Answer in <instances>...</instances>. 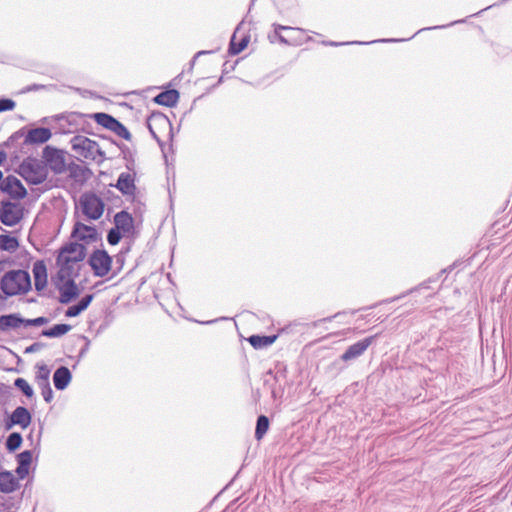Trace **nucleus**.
Returning a JSON list of instances; mask_svg holds the SVG:
<instances>
[{
	"instance_id": "f257e3e1",
	"label": "nucleus",
	"mask_w": 512,
	"mask_h": 512,
	"mask_svg": "<svg viewBox=\"0 0 512 512\" xmlns=\"http://www.w3.org/2000/svg\"><path fill=\"white\" fill-rule=\"evenodd\" d=\"M0 289L6 297L27 293L31 289V278L25 270H10L0 281Z\"/></svg>"
},
{
	"instance_id": "f03ea898",
	"label": "nucleus",
	"mask_w": 512,
	"mask_h": 512,
	"mask_svg": "<svg viewBox=\"0 0 512 512\" xmlns=\"http://www.w3.org/2000/svg\"><path fill=\"white\" fill-rule=\"evenodd\" d=\"M73 151L78 155L101 163L105 159L104 152L100 149L99 144L85 136L77 135L71 139Z\"/></svg>"
},
{
	"instance_id": "7ed1b4c3",
	"label": "nucleus",
	"mask_w": 512,
	"mask_h": 512,
	"mask_svg": "<svg viewBox=\"0 0 512 512\" xmlns=\"http://www.w3.org/2000/svg\"><path fill=\"white\" fill-rule=\"evenodd\" d=\"M82 213L89 219L98 220L104 212V202L95 193L86 192L80 196Z\"/></svg>"
},
{
	"instance_id": "20e7f679",
	"label": "nucleus",
	"mask_w": 512,
	"mask_h": 512,
	"mask_svg": "<svg viewBox=\"0 0 512 512\" xmlns=\"http://www.w3.org/2000/svg\"><path fill=\"white\" fill-rule=\"evenodd\" d=\"M88 263L95 276L104 277L111 270L112 258L105 250H95L90 255Z\"/></svg>"
},
{
	"instance_id": "39448f33",
	"label": "nucleus",
	"mask_w": 512,
	"mask_h": 512,
	"mask_svg": "<svg viewBox=\"0 0 512 512\" xmlns=\"http://www.w3.org/2000/svg\"><path fill=\"white\" fill-rule=\"evenodd\" d=\"M23 217L22 210L17 207L16 203L10 201H2L0 206V221L6 226H15Z\"/></svg>"
},
{
	"instance_id": "423d86ee",
	"label": "nucleus",
	"mask_w": 512,
	"mask_h": 512,
	"mask_svg": "<svg viewBox=\"0 0 512 512\" xmlns=\"http://www.w3.org/2000/svg\"><path fill=\"white\" fill-rule=\"evenodd\" d=\"M42 157L54 173L60 174L66 171L65 158L60 150L46 146L43 149Z\"/></svg>"
},
{
	"instance_id": "0eeeda50",
	"label": "nucleus",
	"mask_w": 512,
	"mask_h": 512,
	"mask_svg": "<svg viewBox=\"0 0 512 512\" xmlns=\"http://www.w3.org/2000/svg\"><path fill=\"white\" fill-rule=\"evenodd\" d=\"M1 191L9 194L14 199H23L27 195L22 182L13 175H8L0 184Z\"/></svg>"
},
{
	"instance_id": "6e6552de",
	"label": "nucleus",
	"mask_w": 512,
	"mask_h": 512,
	"mask_svg": "<svg viewBox=\"0 0 512 512\" xmlns=\"http://www.w3.org/2000/svg\"><path fill=\"white\" fill-rule=\"evenodd\" d=\"M377 336H369L367 338H364L352 345H350L346 351L341 355V360L344 362H348L351 360H354L361 355L364 354V352L368 349V347L373 343Z\"/></svg>"
},
{
	"instance_id": "1a4fd4ad",
	"label": "nucleus",
	"mask_w": 512,
	"mask_h": 512,
	"mask_svg": "<svg viewBox=\"0 0 512 512\" xmlns=\"http://www.w3.org/2000/svg\"><path fill=\"white\" fill-rule=\"evenodd\" d=\"M85 256L86 247L83 244L71 242L60 249L57 262L59 263L63 258L72 259L74 261H83Z\"/></svg>"
},
{
	"instance_id": "9d476101",
	"label": "nucleus",
	"mask_w": 512,
	"mask_h": 512,
	"mask_svg": "<svg viewBox=\"0 0 512 512\" xmlns=\"http://www.w3.org/2000/svg\"><path fill=\"white\" fill-rule=\"evenodd\" d=\"M80 261H74L72 259L63 258L59 263L60 269L58 271V278L61 281L75 279L79 276L80 265L78 264Z\"/></svg>"
},
{
	"instance_id": "9b49d317",
	"label": "nucleus",
	"mask_w": 512,
	"mask_h": 512,
	"mask_svg": "<svg viewBox=\"0 0 512 512\" xmlns=\"http://www.w3.org/2000/svg\"><path fill=\"white\" fill-rule=\"evenodd\" d=\"M31 419L32 417L28 409L23 406H18L10 415L6 427L9 429L13 425H19L21 428L25 429L30 425Z\"/></svg>"
},
{
	"instance_id": "f8f14e48",
	"label": "nucleus",
	"mask_w": 512,
	"mask_h": 512,
	"mask_svg": "<svg viewBox=\"0 0 512 512\" xmlns=\"http://www.w3.org/2000/svg\"><path fill=\"white\" fill-rule=\"evenodd\" d=\"M71 237L89 243L97 239V231L92 226L85 225L81 222H76L73 227Z\"/></svg>"
},
{
	"instance_id": "ddd939ff",
	"label": "nucleus",
	"mask_w": 512,
	"mask_h": 512,
	"mask_svg": "<svg viewBox=\"0 0 512 512\" xmlns=\"http://www.w3.org/2000/svg\"><path fill=\"white\" fill-rule=\"evenodd\" d=\"M52 136L49 128L38 127L30 129L24 139L25 145L43 144L47 142Z\"/></svg>"
},
{
	"instance_id": "4468645a",
	"label": "nucleus",
	"mask_w": 512,
	"mask_h": 512,
	"mask_svg": "<svg viewBox=\"0 0 512 512\" xmlns=\"http://www.w3.org/2000/svg\"><path fill=\"white\" fill-rule=\"evenodd\" d=\"M34 276V285L37 291L43 290L47 285V268L42 260H38L33 264L32 268Z\"/></svg>"
},
{
	"instance_id": "2eb2a0df",
	"label": "nucleus",
	"mask_w": 512,
	"mask_h": 512,
	"mask_svg": "<svg viewBox=\"0 0 512 512\" xmlns=\"http://www.w3.org/2000/svg\"><path fill=\"white\" fill-rule=\"evenodd\" d=\"M115 228L124 235L134 230V222L132 216L127 211H120L114 216Z\"/></svg>"
},
{
	"instance_id": "dca6fc26",
	"label": "nucleus",
	"mask_w": 512,
	"mask_h": 512,
	"mask_svg": "<svg viewBox=\"0 0 512 512\" xmlns=\"http://www.w3.org/2000/svg\"><path fill=\"white\" fill-rule=\"evenodd\" d=\"M19 488V480L10 471L0 472V492L9 494Z\"/></svg>"
},
{
	"instance_id": "f3484780",
	"label": "nucleus",
	"mask_w": 512,
	"mask_h": 512,
	"mask_svg": "<svg viewBox=\"0 0 512 512\" xmlns=\"http://www.w3.org/2000/svg\"><path fill=\"white\" fill-rule=\"evenodd\" d=\"M151 122H155L157 125L159 126H162V127H169V129L171 130L172 129V125L168 119V117L166 115H164L163 113L161 112H153L148 120H147V125H148V129L152 135V137L160 144L162 145V142H161V139L160 137L156 134V132L154 131L153 129V126L151 124Z\"/></svg>"
},
{
	"instance_id": "a211bd4d",
	"label": "nucleus",
	"mask_w": 512,
	"mask_h": 512,
	"mask_svg": "<svg viewBox=\"0 0 512 512\" xmlns=\"http://www.w3.org/2000/svg\"><path fill=\"white\" fill-rule=\"evenodd\" d=\"M115 187L123 195H134L136 190L134 176L126 172L121 173L118 177Z\"/></svg>"
},
{
	"instance_id": "6ab92c4d",
	"label": "nucleus",
	"mask_w": 512,
	"mask_h": 512,
	"mask_svg": "<svg viewBox=\"0 0 512 512\" xmlns=\"http://www.w3.org/2000/svg\"><path fill=\"white\" fill-rule=\"evenodd\" d=\"M66 170L69 172V177L76 182H85L92 174L88 167L76 163H70Z\"/></svg>"
},
{
	"instance_id": "aec40b11",
	"label": "nucleus",
	"mask_w": 512,
	"mask_h": 512,
	"mask_svg": "<svg viewBox=\"0 0 512 512\" xmlns=\"http://www.w3.org/2000/svg\"><path fill=\"white\" fill-rule=\"evenodd\" d=\"M72 375L66 366H60L53 374V383L57 390H64L70 383Z\"/></svg>"
},
{
	"instance_id": "412c9836",
	"label": "nucleus",
	"mask_w": 512,
	"mask_h": 512,
	"mask_svg": "<svg viewBox=\"0 0 512 512\" xmlns=\"http://www.w3.org/2000/svg\"><path fill=\"white\" fill-rule=\"evenodd\" d=\"M179 100V92L176 89H169L163 91L156 95L153 101L156 104L166 106V107H174L176 106Z\"/></svg>"
},
{
	"instance_id": "4be33fe9",
	"label": "nucleus",
	"mask_w": 512,
	"mask_h": 512,
	"mask_svg": "<svg viewBox=\"0 0 512 512\" xmlns=\"http://www.w3.org/2000/svg\"><path fill=\"white\" fill-rule=\"evenodd\" d=\"M21 168L24 170V172L31 174L28 179L32 184H41L46 179L45 170L38 164L23 163Z\"/></svg>"
},
{
	"instance_id": "5701e85b",
	"label": "nucleus",
	"mask_w": 512,
	"mask_h": 512,
	"mask_svg": "<svg viewBox=\"0 0 512 512\" xmlns=\"http://www.w3.org/2000/svg\"><path fill=\"white\" fill-rule=\"evenodd\" d=\"M79 295V290L73 279L66 280L63 288L60 289L59 302L68 304L72 299Z\"/></svg>"
},
{
	"instance_id": "b1692460",
	"label": "nucleus",
	"mask_w": 512,
	"mask_h": 512,
	"mask_svg": "<svg viewBox=\"0 0 512 512\" xmlns=\"http://www.w3.org/2000/svg\"><path fill=\"white\" fill-rule=\"evenodd\" d=\"M24 325V318L19 314H8L0 316V330L7 331Z\"/></svg>"
},
{
	"instance_id": "393cba45",
	"label": "nucleus",
	"mask_w": 512,
	"mask_h": 512,
	"mask_svg": "<svg viewBox=\"0 0 512 512\" xmlns=\"http://www.w3.org/2000/svg\"><path fill=\"white\" fill-rule=\"evenodd\" d=\"M92 300H93V294L85 295L76 305H72V306L68 307V309L65 311V315L67 317L78 316L82 311L87 309V307L90 305Z\"/></svg>"
},
{
	"instance_id": "a878e982",
	"label": "nucleus",
	"mask_w": 512,
	"mask_h": 512,
	"mask_svg": "<svg viewBox=\"0 0 512 512\" xmlns=\"http://www.w3.org/2000/svg\"><path fill=\"white\" fill-rule=\"evenodd\" d=\"M277 339V335H251L248 342L255 349H262L272 345Z\"/></svg>"
},
{
	"instance_id": "bb28decb",
	"label": "nucleus",
	"mask_w": 512,
	"mask_h": 512,
	"mask_svg": "<svg viewBox=\"0 0 512 512\" xmlns=\"http://www.w3.org/2000/svg\"><path fill=\"white\" fill-rule=\"evenodd\" d=\"M71 329L72 327L69 324H56L49 329L42 330L41 335L48 338H56L65 335Z\"/></svg>"
},
{
	"instance_id": "cd10ccee",
	"label": "nucleus",
	"mask_w": 512,
	"mask_h": 512,
	"mask_svg": "<svg viewBox=\"0 0 512 512\" xmlns=\"http://www.w3.org/2000/svg\"><path fill=\"white\" fill-rule=\"evenodd\" d=\"M92 118L96 121L97 124L101 125L102 127L110 131H112L113 127L116 125L118 121L113 116L103 112L94 113L92 115Z\"/></svg>"
},
{
	"instance_id": "c85d7f7f",
	"label": "nucleus",
	"mask_w": 512,
	"mask_h": 512,
	"mask_svg": "<svg viewBox=\"0 0 512 512\" xmlns=\"http://www.w3.org/2000/svg\"><path fill=\"white\" fill-rule=\"evenodd\" d=\"M19 247V241L16 237L10 235H0V249L10 253L15 252Z\"/></svg>"
},
{
	"instance_id": "c756f323",
	"label": "nucleus",
	"mask_w": 512,
	"mask_h": 512,
	"mask_svg": "<svg viewBox=\"0 0 512 512\" xmlns=\"http://www.w3.org/2000/svg\"><path fill=\"white\" fill-rule=\"evenodd\" d=\"M269 428V419L265 415H260L257 418L256 428H255V438L260 440L266 434Z\"/></svg>"
},
{
	"instance_id": "7c9ffc66",
	"label": "nucleus",
	"mask_w": 512,
	"mask_h": 512,
	"mask_svg": "<svg viewBox=\"0 0 512 512\" xmlns=\"http://www.w3.org/2000/svg\"><path fill=\"white\" fill-rule=\"evenodd\" d=\"M273 27H274V33L268 35V38H269L270 42L273 43L277 39V40H279L283 44H288L289 42L287 41V39L284 36H282L280 34V31H283V30H294V28H292L290 26H284V25H281V24H276V23L273 24Z\"/></svg>"
},
{
	"instance_id": "2f4dec72",
	"label": "nucleus",
	"mask_w": 512,
	"mask_h": 512,
	"mask_svg": "<svg viewBox=\"0 0 512 512\" xmlns=\"http://www.w3.org/2000/svg\"><path fill=\"white\" fill-rule=\"evenodd\" d=\"M22 444V436L18 432L11 433L6 440V448L10 452L16 451Z\"/></svg>"
},
{
	"instance_id": "473e14b6",
	"label": "nucleus",
	"mask_w": 512,
	"mask_h": 512,
	"mask_svg": "<svg viewBox=\"0 0 512 512\" xmlns=\"http://www.w3.org/2000/svg\"><path fill=\"white\" fill-rule=\"evenodd\" d=\"M15 387H17L19 390L22 391V393L27 398H32L34 396V391L32 387L29 385V383L24 378H17L14 381Z\"/></svg>"
},
{
	"instance_id": "72a5a7b5",
	"label": "nucleus",
	"mask_w": 512,
	"mask_h": 512,
	"mask_svg": "<svg viewBox=\"0 0 512 512\" xmlns=\"http://www.w3.org/2000/svg\"><path fill=\"white\" fill-rule=\"evenodd\" d=\"M37 385L41 389V393H42L44 400L47 403H50L53 399V390L51 388L50 382L49 381L37 382Z\"/></svg>"
},
{
	"instance_id": "f704fd0d",
	"label": "nucleus",
	"mask_w": 512,
	"mask_h": 512,
	"mask_svg": "<svg viewBox=\"0 0 512 512\" xmlns=\"http://www.w3.org/2000/svg\"><path fill=\"white\" fill-rule=\"evenodd\" d=\"M234 39V37L232 38ZM248 44V39L243 38L238 43L234 42V40H231L229 44V53L231 55H237L240 52H242Z\"/></svg>"
},
{
	"instance_id": "c9c22d12",
	"label": "nucleus",
	"mask_w": 512,
	"mask_h": 512,
	"mask_svg": "<svg viewBox=\"0 0 512 512\" xmlns=\"http://www.w3.org/2000/svg\"><path fill=\"white\" fill-rule=\"evenodd\" d=\"M112 132L127 141H130L132 138L131 133L120 121H117L116 125L112 129Z\"/></svg>"
},
{
	"instance_id": "e433bc0d",
	"label": "nucleus",
	"mask_w": 512,
	"mask_h": 512,
	"mask_svg": "<svg viewBox=\"0 0 512 512\" xmlns=\"http://www.w3.org/2000/svg\"><path fill=\"white\" fill-rule=\"evenodd\" d=\"M32 461V452L30 450H25L17 455L18 465L28 467L30 466Z\"/></svg>"
},
{
	"instance_id": "4c0bfd02",
	"label": "nucleus",
	"mask_w": 512,
	"mask_h": 512,
	"mask_svg": "<svg viewBox=\"0 0 512 512\" xmlns=\"http://www.w3.org/2000/svg\"><path fill=\"white\" fill-rule=\"evenodd\" d=\"M37 367H38V372L35 377L36 382L49 381L50 370L47 367V365L42 364V365H38Z\"/></svg>"
},
{
	"instance_id": "58836bf2",
	"label": "nucleus",
	"mask_w": 512,
	"mask_h": 512,
	"mask_svg": "<svg viewBox=\"0 0 512 512\" xmlns=\"http://www.w3.org/2000/svg\"><path fill=\"white\" fill-rule=\"evenodd\" d=\"M121 240V232L116 228H111L107 234V241L110 245H117Z\"/></svg>"
},
{
	"instance_id": "ea45409f",
	"label": "nucleus",
	"mask_w": 512,
	"mask_h": 512,
	"mask_svg": "<svg viewBox=\"0 0 512 512\" xmlns=\"http://www.w3.org/2000/svg\"><path fill=\"white\" fill-rule=\"evenodd\" d=\"M49 322V319L46 317H37L34 319H24V326H42Z\"/></svg>"
},
{
	"instance_id": "a19ab883",
	"label": "nucleus",
	"mask_w": 512,
	"mask_h": 512,
	"mask_svg": "<svg viewBox=\"0 0 512 512\" xmlns=\"http://www.w3.org/2000/svg\"><path fill=\"white\" fill-rule=\"evenodd\" d=\"M15 105H16V103L12 99H8V98L0 99V113L13 110Z\"/></svg>"
},
{
	"instance_id": "79ce46f5",
	"label": "nucleus",
	"mask_w": 512,
	"mask_h": 512,
	"mask_svg": "<svg viewBox=\"0 0 512 512\" xmlns=\"http://www.w3.org/2000/svg\"><path fill=\"white\" fill-rule=\"evenodd\" d=\"M82 116H83V115H82V114H80V113L72 112V113H69V114H68V115H66V116H65V115H63V114H62V115H58V116H56V118H57L58 120H60V119H66V120H67V122L71 124L72 122L76 121V118H78V117H82Z\"/></svg>"
},
{
	"instance_id": "37998d69",
	"label": "nucleus",
	"mask_w": 512,
	"mask_h": 512,
	"mask_svg": "<svg viewBox=\"0 0 512 512\" xmlns=\"http://www.w3.org/2000/svg\"><path fill=\"white\" fill-rule=\"evenodd\" d=\"M44 347H45L44 343H42V342H34L33 344H31L30 346H28L25 349V353H35V352L40 351Z\"/></svg>"
},
{
	"instance_id": "c03bdc74",
	"label": "nucleus",
	"mask_w": 512,
	"mask_h": 512,
	"mask_svg": "<svg viewBox=\"0 0 512 512\" xmlns=\"http://www.w3.org/2000/svg\"><path fill=\"white\" fill-rule=\"evenodd\" d=\"M29 473V468L25 466L18 465L16 468V474L18 476V480L24 479Z\"/></svg>"
},
{
	"instance_id": "a18cd8bd",
	"label": "nucleus",
	"mask_w": 512,
	"mask_h": 512,
	"mask_svg": "<svg viewBox=\"0 0 512 512\" xmlns=\"http://www.w3.org/2000/svg\"><path fill=\"white\" fill-rule=\"evenodd\" d=\"M45 86L42 84H32L24 88L23 92H31V91H38L41 89H44Z\"/></svg>"
},
{
	"instance_id": "49530a36",
	"label": "nucleus",
	"mask_w": 512,
	"mask_h": 512,
	"mask_svg": "<svg viewBox=\"0 0 512 512\" xmlns=\"http://www.w3.org/2000/svg\"><path fill=\"white\" fill-rule=\"evenodd\" d=\"M338 315H339V313H336V314H335V315H333V316L325 317V318H322V319H320V320H318V321H315V322L313 323V326H314V327H316V326H318V324H319V323H321V322H330V321H332L334 318H336Z\"/></svg>"
},
{
	"instance_id": "de8ad7c7",
	"label": "nucleus",
	"mask_w": 512,
	"mask_h": 512,
	"mask_svg": "<svg viewBox=\"0 0 512 512\" xmlns=\"http://www.w3.org/2000/svg\"><path fill=\"white\" fill-rule=\"evenodd\" d=\"M6 153L4 151H0V165L6 160Z\"/></svg>"
},
{
	"instance_id": "09e8293b",
	"label": "nucleus",
	"mask_w": 512,
	"mask_h": 512,
	"mask_svg": "<svg viewBox=\"0 0 512 512\" xmlns=\"http://www.w3.org/2000/svg\"><path fill=\"white\" fill-rule=\"evenodd\" d=\"M208 53L207 51H199L195 56H194V59L200 55H203V54H206Z\"/></svg>"
},
{
	"instance_id": "8fccbe9b",
	"label": "nucleus",
	"mask_w": 512,
	"mask_h": 512,
	"mask_svg": "<svg viewBox=\"0 0 512 512\" xmlns=\"http://www.w3.org/2000/svg\"><path fill=\"white\" fill-rule=\"evenodd\" d=\"M119 148L122 150L123 153H125L126 150H128L126 145L119 146Z\"/></svg>"
},
{
	"instance_id": "3c124183",
	"label": "nucleus",
	"mask_w": 512,
	"mask_h": 512,
	"mask_svg": "<svg viewBox=\"0 0 512 512\" xmlns=\"http://www.w3.org/2000/svg\"><path fill=\"white\" fill-rule=\"evenodd\" d=\"M18 134L23 135V133L19 131V132H15V134H14L11 138L17 137V136H18Z\"/></svg>"
},
{
	"instance_id": "603ef678",
	"label": "nucleus",
	"mask_w": 512,
	"mask_h": 512,
	"mask_svg": "<svg viewBox=\"0 0 512 512\" xmlns=\"http://www.w3.org/2000/svg\"><path fill=\"white\" fill-rule=\"evenodd\" d=\"M383 42H394L396 41L395 39H389V40H382Z\"/></svg>"
},
{
	"instance_id": "864d4df0",
	"label": "nucleus",
	"mask_w": 512,
	"mask_h": 512,
	"mask_svg": "<svg viewBox=\"0 0 512 512\" xmlns=\"http://www.w3.org/2000/svg\"><path fill=\"white\" fill-rule=\"evenodd\" d=\"M271 393H272V396H273L274 398H276V396H277V395H276V391H275V390H272V392H271Z\"/></svg>"
},
{
	"instance_id": "5fc2aeb1",
	"label": "nucleus",
	"mask_w": 512,
	"mask_h": 512,
	"mask_svg": "<svg viewBox=\"0 0 512 512\" xmlns=\"http://www.w3.org/2000/svg\"><path fill=\"white\" fill-rule=\"evenodd\" d=\"M330 44L333 45V46H337L338 45V43H336V42H331Z\"/></svg>"
},
{
	"instance_id": "6e6d98bb",
	"label": "nucleus",
	"mask_w": 512,
	"mask_h": 512,
	"mask_svg": "<svg viewBox=\"0 0 512 512\" xmlns=\"http://www.w3.org/2000/svg\"><path fill=\"white\" fill-rule=\"evenodd\" d=\"M3 179V173L0 171V181Z\"/></svg>"
},
{
	"instance_id": "4d7b16f0",
	"label": "nucleus",
	"mask_w": 512,
	"mask_h": 512,
	"mask_svg": "<svg viewBox=\"0 0 512 512\" xmlns=\"http://www.w3.org/2000/svg\"><path fill=\"white\" fill-rule=\"evenodd\" d=\"M444 26H435L434 28L435 29H438V28H443Z\"/></svg>"
}]
</instances>
